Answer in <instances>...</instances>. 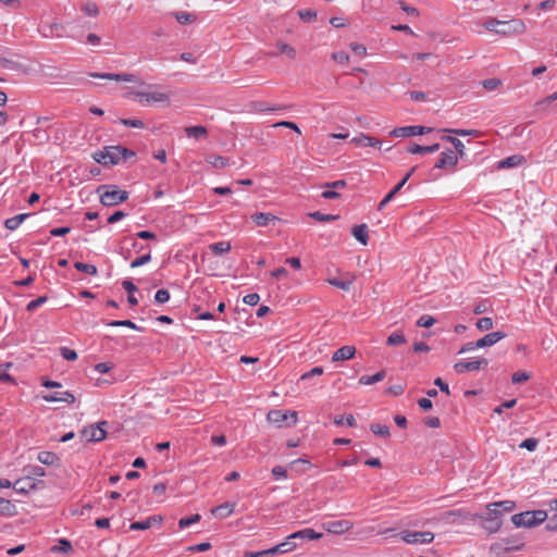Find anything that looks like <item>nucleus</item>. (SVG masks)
<instances>
[{
  "mask_svg": "<svg viewBox=\"0 0 557 557\" xmlns=\"http://www.w3.org/2000/svg\"><path fill=\"white\" fill-rule=\"evenodd\" d=\"M355 354H356L355 347L346 345V346H343L334 351V354L332 356V361L336 362V361L349 360V359L354 358Z\"/></svg>",
  "mask_w": 557,
  "mask_h": 557,
  "instance_id": "nucleus-23",
  "label": "nucleus"
},
{
  "mask_svg": "<svg viewBox=\"0 0 557 557\" xmlns=\"http://www.w3.org/2000/svg\"><path fill=\"white\" fill-rule=\"evenodd\" d=\"M517 404V399H508L504 401L500 406L496 407L494 409V413L500 414L503 413V410L513 408Z\"/></svg>",
  "mask_w": 557,
  "mask_h": 557,
  "instance_id": "nucleus-62",
  "label": "nucleus"
},
{
  "mask_svg": "<svg viewBox=\"0 0 557 557\" xmlns=\"http://www.w3.org/2000/svg\"><path fill=\"white\" fill-rule=\"evenodd\" d=\"M231 248L232 246L230 242H216L210 245V250L218 256L228 252Z\"/></svg>",
  "mask_w": 557,
  "mask_h": 557,
  "instance_id": "nucleus-36",
  "label": "nucleus"
},
{
  "mask_svg": "<svg viewBox=\"0 0 557 557\" xmlns=\"http://www.w3.org/2000/svg\"><path fill=\"white\" fill-rule=\"evenodd\" d=\"M516 504L512 500H503V502H496L493 504H490L486 507V516L492 517L496 516L497 520H500V518L506 512H510L515 509Z\"/></svg>",
  "mask_w": 557,
  "mask_h": 557,
  "instance_id": "nucleus-10",
  "label": "nucleus"
},
{
  "mask_svg": "<svg viewBox=\"0 0 557 557\" xmlns=\"http://www.w3.org/2000/svg\"><path fill=\"white\" fill-rule=\"evenodd\" d=\"M135 96L139 103L149 104L157 102L170 103V96L166 92L160 91H136Z\"/></svg>",
  "mask_w": 557,
  "mask_h": 557,
  "instance_id": "nucleus-8",
  "label": "nucleus"
},
{
  "mask_svg": "<svg viewBox=\"0 0 557 557\" xmlns=\"http://www.w3.org/2000/svg\"><path fill=\"white\" fill-rule=\"evenodd\" d=\"M42 399L47 403L73 404L75 401V396L69 391H63L42 395Z\"/></svg>",
  "mask_w": 557,
  "mask_h": 557,
  "instance_id": "nucleus-15",
  "label": "nucleus"
},
{
  "mask_svg": "<svg viewBox=\"0 0 557 557\" xmlns=\"http://www.w3.org/2000/svg\"><path fill=\"white\" fill-rule=\"evenodd\" d=\"M268 421L275 424L278 428L283 425L293 426L297 423V412L282 409H274L269 411Z\"/></svg>",
  "mask_w": 557,
  "mask_h": 557,
  "instance_id": "nucleus-4",
  "label": "nucleus"
},
{
  "mask_svg": "<svg viewBox=\"0 0 557 557\" xmlns=\"http://www.w3.org/2000/svg\"><path fill=\"white\" fill-rule=\"evenodd\" d=\"M170 299V293L168 289H159L154 295V301L158 304H165Z\"/></svg>",
  "mask_w": 557,
  "mask_h": 557,
  "instance_id": "nucleus-58",
  "label": "nucleus"
},
{
  "mask_svg": "<svg viewBox=\"0 0 557 557\" xmlns=\"http://www.w3.org/2000/svg\"><path fill=\"white\" fill-rule=\"evenodd\" d=\"M107 424L108 423L106 421H101L96 425H90L89 428L83 430V435L89 442H100L107 436V431L104 429Z\"/></svg>",
  "mask_w": 557,
  "mask_h": 557,
  "instance_id": "nucleus-13",
  "label": "nucleus"
},
{
  "mask_svg": "<svg viewBox=\"0 0 557 557\" xmlns=\"http://www.w3.org/2000/svg\"><path fill=\"white\" fill-rule=\"evenodd\" d=\"M441 148L440 144H434L431 146H421L418 144H409L407 147V152L412 154H423V153H433L435 151H438Z\"/></svg>",
  "mask_w": 557,
  "mask_h": 557,
  "instance_id": "nucleus-25",
  "label": "nucleus"
},
{
  "mask_svg": "<svg viewBox=\"0 0 557 557\" xmlns=\"http://www.w3.org/2000/svg\"><path fill=\"white\" fill-rule=\"evenodd\" d=\"M97 193L100 195V202L106 207L117 206L128 199V191L122 190L117 185H101Z\"/></svg>",
  "mask_w": 557,
  "mask_h": 557,
  "instance_id": "nucleus-2",
  "label": "nucleus"
},
{
  "mask_svg": "<svg viewBox=\"0 0 557 557\" xmlns=\"http://www.w3.org/2000/svg\"><path fill=\"white\" fill-rule=\"evenodd\" d=\"M506 337V333L502 331L488 333L484 335L482 338L478 339L475 342L476 346H480V348L490 347L498 343L500 339Z\"/></svg>",
  "mask_w": 557,
  "mask_h": 557,
  "instance_id": "nucleus-16",
  "label": "nucleus"
},
{
  "mask_svg": "<svg viewBox=\"0 0 557 557\" xmlns=\"http://www.w3.org/2000/svg\"><path fill=\"white\" fill-rule=\"evenodd\" d=\"M175 18L180 24H187L193 22L195 16L186 12H175Z\"/></svg>",
  "mask_w": 557,
  "mask_h": 557,
  "instance_id": "nucleus-59",
  "label": "nucleus"
},
{
  "mask_svg": "<svg viewBox=\"0 0 557 557\" xmlns=\"http://www.w3.org/2000/svg\"><path fill=\"white\" fill-rule=\"evenodd\" d=\"M525 29V25L520 18H512L509 21H500V24L496 30V34L503 36L522 34Z\"/></svg>",
  "mask_w": 557,
  "mask_h": 557,
  "instance_id": "nucleus-7",
  "label": "nucleus"
},
{
  "mask_svg": "<svg viewBox=\"0 0 557 557\" xmlns=\"http://www.w3.org/2000/svg\"><path fill=\"white\" fill-rule=\"evenodd\" d=\"M476 327L480 331H488L493 327V320L488 317L480 318L476 322Z\"/></svg>",
  "mask_w": 557,
  "mask_h": 557,
  "instance_id": "nucleus-51",
  "label": "nucleus"
},
{
  "mask_svg": "<svg viewBox=\"0 0 557 557\" xmlns=\"http://www.w3.org/2000/svg\"><path fill=\"white\" fill-rule=\"evenodd\" d=\"M327 283L331 284L332 286L337 287V288L343 289V290H349L350 286H351V282L350 281H342V280L336 278V277L329 278Z\"/></svg>",
  "mask_w": 557,
  "mask_h": 557,
  "instance_id": "nucleus-47",
  "label": "nucleus"
},
{
  "mask_svg": "<svg viewBox=\"0 0 557 557\" xmlns=\"http://www.w3.org/2000/svg\"><path fill=\"white\" fill-rule=\"evenodd\" d=\"M48 301L47 296H39L38 298L29 301L26 306L27 311H35Z\"/></svg>",
  "mask_w": 557,
  "mask_h": 557,
  "instance_id": "nucleus-46",
  "label": "nucleus"
},
{
  "mask_svg": "<svg viewBox=\"0 0 557 557\" xmlns=\"http://www.w3.org/2000/svg\"><path fill=\"white\" fill-rule=\"evenodd\" d=\"M435 323H436V320L432 315H429V314L421 315L416 322L417 326H419V327H431Z\"/></svg>",
  "mask_w": 557,
  "mask_h": 557,
  "instance_id": "nucleus-45",
  "label": "nucleus"
},
{
  "mask_svg": "<svg viewBox=\"0 0 557 557\" xmlns=\"http://www.w3.org/2000/svg\"><path fill=\"white\" fill-rule=\"evenodd\" d=\"M370 430L373 434L380 437L387 438L391 435L389 428L385 424L372 423L370 425Z\"/></svg>",
  "mask_w": 557,
  "mask_h": 557,
  "instance_id": "nucleus-38",
  "label": "nucleus"
},
{
  "mask_svg": "<svg viewBox=\"0 0 557 557\" xmlns=\"http://www.w3.org/2000/svg\"><path fill=\"white\" fill-rule=\"evenodd\" d=\"M547 519V512L545 510H533L516 513L511 517V522L517 528H532Z\"/></svg>",
  "mask_w": 557,
  "mask_h": 557,
  "instance_id": "nucleus-3",
  "label": "nucleus"
},
{
  "mask_svg": "<svg viewBox=\"0 0 557 557\" xmlns=\"http://www.w3.org/2000/svg\"><path fill=\"white\" fill-rule=\"evenodd\" d=\"M386 373L384 370L376 372L373 375H362L359 379V384L361 385H371L377 382H381L385 379Z\"/></svg>",
  "mask_w": 557,
  "mask_h": 557,
  "instance_id": "nucleus-33",
  "label": "nucleus"
},
{
  "mask_svg": "<svg viewBox=\"0 0 557 557\" xmlns=\"http://www.w3.org/2000/svg\"><path fill=\"white\" fill-rule=\"evenodd\" d=\"M406 342V337L400 331L393 332L386 339V344L388 346H398L405 344Z\"/></svg>",
  "mask_w": 557,
  "mask_h": 557,
  "instance_id": "nucleus-37",
  "label": "nucleus"
},
{
  "mask_svg": "<svg viewBox=\"0 0 557 557\" xmlns=\"http://www.w3.org/2000/svg\"><path fill=\"white\" fill-rule=\"evenodd\" d=\"M53 550L63 553V554H70L73 552V546L69 540L60 539L58 541V545L53 548Z\"/></svg>",
  "mask_w": 557,
  "mask_h": 557,
  "instance_id": "nucleus-41",
  "label": "nucleus"
},
{
  "mask_svg": "<svg viewBox=\"0 0 557 557\" xmlns=\"http://www.w3.org/2000/svg\"><path fill=\"white\" fill-rule=\"evenodd\" d=\"M323 536L322 533L320 532H317L314 531L313 529L311 528H306V529H302V530H299L293 534H290L287 540H308V541H311V540H319Z\"/></svg>",
  "mask_w": 557,
  "mask_h": 557,
  "instance_id": "nucleus-20",
  "label": "nucleus"
},
{
  "mask_svg": "<svg viewBox=\"0 0 557 557\" xmlns=\"http://www.w3.org/2000/svg\"><path fill=\"white\" fill-rule=\"evenodd\" d=\"M120 123L127 127L143 128L145 126L141 120L137 119H121Z\"/></svg>",
  "mask_w": 557,
  "mask_h": 557,
  "instance_id": "nucleus-54",
  "label": "nucleus"
},
{
  "mask_svg": "<svg viewBox=\"0 0 557 557\" xmlns=\"http://www.w3.org/2000/svg\"><path fill=\"white\" fill-rule=\"evenodd\" d=\"M499 24H500V20H497L495 17H490L484 22L483 26L485 27V29L496 33Z\"/></svg>",
  "mask_w": 557,
  "mask_h": 557,
  "instance_id": "nucleus-61",
  "label": "nucleus"
},
{
  "mask_svg": "<svg viewBox=\"0 0 557 557\" xmlns=\"http://www.w3.org/2000/svg\"><path fill=\"white\" fill-rule=\"evenodd\" d=\"M278 50L281 53L287 54L288 58L294 59L296 57V50L285 42L277 44Z\"/></svg>",
  "mask_w": 557,
  "mask_h": 557,
  "instance_id": "nucleus-52",
  "label": "nucleus"
},
{
  "mask_svg": "<svg viewBox=\"0 0 557 557\" xmlns=\"http://www.w3.org/2000/svg\"><path fill=\"white\" fill-rule=\"evenodd\" d=\"M30 213H20L12 218H9L4 221V226L9 231H15L28 216Z\"/></svg>",
  "mask_w": 557,
  "mask_h": 557,
  "instance_id": "nucleus-27",
  "label": "nucleus"
},
{
  "mask_svg": "<svg viewBox=\"0 0 557 557\" xmlns=\"http://www.w3.org/2000/svg\"><path fill=\"white\" fill-rule=\"evenodd\" d=\"M488 361L485 358H481L478 360H460L454 364V370L457 373H466L470 371H478L480 369L486 368Z\"/></svg>",
  "mask_w": 557,
  "mask_h": 557,
  "instance_id": "nucleus-11",
  "label": "nucleus"
},
{
  "mask_svg": "<svg viewBox=\"0 0 557 557\" xmlns=\"http://www.w3.org/2000/svg\"><path fill=\"white\" fill-rule=\"evenodd\" d=\"M537 444H539V440L537 438L529 437V438H525L524 441H522L520 443L519 447L520 448H525L529 451H533V450L536 449Z\"/></svg>",
  "mask_w": 557,
  "mask_h": 557,
  "instance_id": "nucleus-49",
  "label": "nucleus"
},
{
  "mask_svg": "<svg viewBox=\"0 0 557 557\" xmlns=\"http://www.w3.org/2000/svg\"><path fill=\"white\" fill-rule=\"evenodd\" d=\"M485 528L490 531V532H496L500 529L502 527V521L500 520H497L496 516H493L492 517H488L486 516L485 518Z\"/></svg>",
  "mask_w": 557,
  "mask_h": 557,
  "instance_id": "nucleus-43",
  "label": "nucleus"
},
{
  "mask_svg": "<svg viewBox=\"0 0 557 557\" xmlns=\"http://www.w3.org/2000/svg\"><path fill=\"white\" fill-rule=\"evenodd\" d=\"M151 260V253L150 251H148V253L141 256V257H138L136 259H134L132 262H131V268H138V267H141V265H145L147 264L148 262H150Z\"/></svg>",
  "mask_w": 557,
  "mask_h": 557,
  "instance_id": "nucleus-50",
  "label": "nucleus"
},
{
  "mask_svg": "<svg viewBox=\"0 0 557 557\" xmlns=\"http://www.w3.org/2000/svg\"><path fill=\"white\" fill-rule=\"evenodd\" d=\"M524 161H525V159L523 156L512 154V156H509V157L500 160L497 163V169L502 170V169L517 168V166L521 165Z\"/></svg>",
  "mask_w": 557,
  "mask_h": 557,
  "instance_id": "nucleus-24",
  "label": "nucleus"
},
{
  "mask_svg": "<svg viewBox=\"0 0 557 557\" xmlns=\"http://www.w3.org/2000/svg\"><path fill=\"white\" fill-rule=\"evenodd\" d=\"M260 300V296L257 293L247 294L244 296L243 301L248 306H256Z\"/></svg>",
  "mask_w": 557,
  "mask_h": 557,
  "instance_id": "nucleus-64",
  "label": "nucleus"
},
{
  "mask_svg": "<svg viewBox=\"0 0 557 557\" xmlns=\"http://www.w3.org/2000/svg\"><path fill=\"white\" fill-rule=\"evenodd\" d=\"M432 131L430 127L420 125H409L394 128L389 134L394 137L407 138L411 136H419L428 134Z\"/></svg>",
  "mask_w": 557,
  "mask_h": 557,
  "instance_id": "nucleus-9",
  "label": "nucleus"
},
{
  "mask_svg": "<svg viewBox=\"0 0 557 557\" xmlns=\"http://www.w3.org/2000/svg\"><path fill=\"white\" fill-rule=\"evenodd\" d=\"M251 220L256 223L257 226L265 227L277 221L278 218L269 212H258L251 215Z\"/></svg>",
  "mask_w": 557,
  "mask_h": 557,
  "instance_id": "nucleus-22",
  "label": "nucleus"
},
{
  "mask_svg": "<svg viewBox=\"0 0 557 557\" xmlns=\"http://www.w3.org/2000/svg\"><path fill=\"white\" fill-rule=\"evenodd\" d=\"M108 326H125L129 327L132 330L141 331L139 326H137L134 322L131 320H112L106 323Z\"/></svg>",
  "mask_w": 557,
  "mask_h": 557,
  "instance_id": "nucleus-40",
  "label": "nucleus"
},
{
  "mask_svg": "<svg viewBox=\"0 0 557 557\" xmlns=\"http://www.w3.org/2000/svg\"><path fill=\"white\" fill-rule=\"evenodd\" d=\"M200 515L196 513V515H191L189 517H185V518H181L178 520V527L181 529H186L188 527H190L191 524L198 522L200 520Z\"/></svg>",
  "mask_w": 557,
  "mask_h": 557,
  "instance_id": "nucleus-44",
  "label": "nucleus"
},
{
  "mask_svg": "<svg viewBox=\"0 0 557 557\" xmlns=\"http://www.w3.org/2000/svg\"><path fill=\"white\" fill-rule=\"evenodd\" d=\"M324 527L331 533L341 534L348 531L351 523L348 520H335L325 523Z\"/></svg>",
  "mask_w": 557,
  "mask_h": 557,
  "instance_id": "nucleus-21",
  "label": "nucleus"
},
{
  "mask_svg": "<svg viewBox=\"0 0 557 557\" xmlns=\"http://www.w3.org/2000/svg\"><path fill=\"white\" fill-rule=\"evenodd\" d=\"M271 472L275 480H281V479L287 478V470L282 466L273 467Z\"/></svg>",
  "mask_w": 557,
  "mask_h": 557,
  "instance_id": "nucleus-60",
  "label": "nucleus"
},
{
  "mask_svg": "<svg viewBox=\"0 0 557 557\" xmlns=\"http://www.w3.org/2000/svg\"><path fill=\"white\" fill-rule=\"evenodd\" d=\"M354 237L361 243L362 245H367L369 240L368 236V226L367 224L355 225L351 231Z\"/></svg>",
  "mask_w": 557,
  "mask_h": 557,
  "instance_id": "nucleus-30",
  "label": "nucleus"
},
{
  "mask_svg": "<svg viewBox=\"0 0 557 557\" xmlns=\"http://www.w3.org/2000/svg\"><path fill=\"white\" fill-rule=\"evenodd\" d=\"M458 158H460L459 154H457L453 149H446L445 151H442L440 158L434 164V168L441 170H453L458 163Z\"/></svg>",
  "mask_w": 557,
  "mask_h": 557,
  "instance_id": "nucleus-12",
  "label": "nucleus"
},
{
  "mask_svg": "<svg viewBox=\"0 0 557 557\" xmlns=\"http://www.w3.org/2000/svg\"><path fill=\"white\" fill-rule=\"evenodd\" d=\"M44 486L45 482L42 480H35L30 475H26L16 480L13 483L12 488L18 494L27 495L29 492L39 490Z\"/></svg>",
  "mask_w": 557,
  "mask_h": 557,
  "instance_id": "nucleus-6",
  "label": "nucleus"
},
{
  "mask_svg": "<svg viewBox=\"0 0 557 557\" xmlns=\"http://www.w3.org/2000/svg\"><path fill=\"white\" fill-rule=\"evenodd\" d=\"M398 536L407 544L421 545L430 544L434 540V533L431 531H401Z\"/></svg>",
  "mask_w": 557,
  "mask_h": 557,
  "instance_id": "nucleus-5",
  "label": "nucleus"
},
{
  "mask_svg": "<svg viewBox=\"0 0 557 557\" xmlns=\"http://www.w3.org/2000/svg\"><path fill=\"white\" fill-rule=\"evenodd\" d=\"M531 377L530 373L527 371H517L511 375V382L513 384H519L528 381Z\"/></svg>",
  "mask_w": 557,
  "mask_h": 557,
  "instance_id": "nucleus-48",
  "label": "nucleus"
},
{
  "mask_svg": "<svg viewBox=\"0 0 557 557\" xmlns=\"http://www.w3.org/2000/svg\"><path fill=\"white\" fill-rule=\"evenodd\" d=\"M135 156L136 153L133 150L117 145L107 146L101 150H97L94 152L92 158L103 166H112Z\"/></svg>",
  "mask_w": 557,
  "mask_h": 557,
  "instance_id": "nucleus-1",
  "label": "nucleus"
},
{
  "mask_svg": "<svg viewBox=\"0 0 557 557\" xmlns=\"http://www.w3.org/2000/svg\"><path fill=\"white\" fill-rule=\"evenodd\" d=\"M313 465L309 459L306 458H298L289 462L288 468L292 472H294L296 475H301L309 471Z\"/></svg>",
  "mask_w": 557,
  "mask_h": 557,
  "instance_id": "nucleus-18",
  "label": "nucleus"
},
{
  "mask_svg": "<svg viewBox=\"0 0 557 557\" xmlns=\"http://www.w3.org/2000/svg\"><path fill=\"white\" fill-rule=\"evenodd\" d=\"M74 268L77 271L84 272L89 275H96L98 273L97 268L94 264H89V263H84V262L77 261L74 263Z\"/></svg>",
  "mask_w": 557,
  "mask_h": 557,
  "instance_id": "nucleus-39",
  "label": "nucleus"
},
{
  "mask_svg": "<svg viewBox=\"0 0 557 557\" xmlns=\"http://www.w3.org/2000/svg\"><path fill=\"white\" fill-rule=\"evenodd\" d=\"M334 423L336 425H348V426H355L356 425V419L352 414H348L347 417L344 416H335Z\"/></svg>",
  "mask_w": 557,
  "mask_h": 557,
  "instance_id": "nucleus-42",
  "label": "nucleus"
},
{
  "mask_svg": "<svg viewBox=\"0 0 557 557\" xmlns=\"http://www.w3.org/2000/svg\"><path fill=\"white\" fill-rule=\"evenodd\" d=\"M161 522H162V517L154 515V516H150V517L146 518L145 520L132 522L129 525V529L132 531L147 530L150 527H152L153 524H160Z\"/></svg>",
  "mask_w": 557,
  "mask_h": 557,
  "instance_id": "nucleus-19",
  "label": "nucleus"
},
{
  "mask_svg": "<svg viewBox=\"0 0 557 557\" xmlns=\"http://www.w3.org/2000/svg\"><path fill=\"white\" fill-rule=\"evenodd\" d=\"M234 508L235 504L226 502L212 508L211 513L216 518L224 519L232 515Z\"/></svg>",
  "mask_w": 557,
  "mask_h": 557,
  "instance_id": "nucleus-26",
  "label": "nucleus"
},
{
  "mask_svg": "<svg viewBox=\"0 0 557 557\" xmlns=\"http://www.w3.org/2000/svg\"><path fill=\"white\" fill-rule=\"evenodd\" d=\"M91 77L101 78V79H110L116 82H131L137 83L138 78L134 74L128 73H91Z\"/></svg>",
  "mask_w": 557,
  "mask_h": 557,
  "instance_id": "nucleus-14",
  "label": "nucleus"
},
{
  "mask_svg": "<svg viewBox=\"0 0 557 557\" xmlns=\"http://www.w3.org/2000/svg\"><path fill=\"white\" fill-rule=\"evenodd\" d=\"M502 82L497 78H487L482 82V85L487 90H495Z\"/></svg>",
  "mask_w": 557,
  "mask_h": 557,
  "instance_id": "nucleus-63",
  "label": "nucleus"
},
{
  "mask_svg": "<svg viewBox=\"0 0 557 557\" xmlns=\"http://www.w3.org/2000/svg\"><path fill=\"white\" fill-rule=\"evenodd\" d=\"M37 460L46 466H54L60 461V458L53 451L44 450L38 454Z\"/></svg>",
  "mask_w": 557,
  "mask_h": 557,
  "instance_id": "nucleus-29",
  "label": "nucleus"
},
{
  "mask_svg": "<svg viewBox=\"0 0 557 557\" xmlns=\"http://www.w3.org/2000/svg\"><path fill=\"white\" fill-rule=\"evenodd\" d=\"M16 513V506L11 500L0 497V516L13 517Z\"/></svg>",
  "mask_w": 557,
  "mask_h": 557,
  "instance_id": "nucleus-28",
  "label": "nucleus"
},
{
  "mask_svg": "<svg viewBox=\"0 0 557 557\" xmlns=\"http://www.w3.org/2000/svg\"><path fill=\"white\" fill-rule=\"evenodd\" d=\"M185 133L189 138L194 139H200L202 137H206L208 134V131L202 125H196V126H188L185 128Z\"/></svg>",
  "mask_w": 557,
  "mask_h": 557,
  "instance_id": "nucleus-32",
  "label": "nucleus"
},
{
  "mask_svg": "<svg viewBox=\"0 0 557 557\" xmlns=\"http://www.w3.org/2000/svg\"><path fill=\"white\" fill-rule=\"evenodd\" d=\"M298 15L306 22H313L317 20V12L313 10H300L298 11Z\"/></svg>",
  "mask_w": 557,
  "mask_h": 557,
  "instance_id": "nucleus-55",
  "label": "nucleus"
},
{
  "mask_svg": "<svg viewBox=\"0 0 557 557\" xmlns=\"http://www.w3.org/2000/svg\"><path fill=\"white\" fill-rule=\"evenodd\" d=\"M324 372L323 368L322 367H314L312 368L310 371L308 372H305L301 376H300V380L301 381H306V380H309L313 376H318V375H322Z\"/></svg>",
  "mask_w": 557,
  "mask_h": 557,
  "instance_id": "nucleus-56",
  "label": "nucleus"
},
{
  "mask_svg": "<svg viewBox=\"0 0 557 557\" xmlns=\"http://www.w3.org/2000/svg\"><path fill=\"white\" fill-rule=\"evenodd\" d=\"M60 355L67 361H75L77 359V352L67 347H61Z\"/></svg>",
  "mask_w": 557,
  "mask_h": 557,
  "instance_id": "nucleus-53",
  "label": "nucleus"
},
{
  "mask_svg": "<svg viewBox=\"0 0 557 557\" xmlns=\"http://www.w3.org/2000/svg\"><path fill=\"white\" fill-rule=\"evenodd\" d=\"M442 139L450 143L454 147L453 150L455 152H457V154H459V157L461 159L466 156V147H465V144L460 139L453 137V136H443Z\"/></svg>",
  "mask_w": 557,
  "mask_h": 557,
  "instance_id": "nucleus-31",
  "label": "nucleus"
},
{
  "mask_svg": "<svg viewBox=\"0 0 557 557\" xmlns=\"http://www.w3.org/2000/svg\"><path fill=\"white\" fill-rule=\"evenodd\" d=\"M296 547L295 543H292L290 540H287L284 543H281L272 548L267 549L269 555H274L277 553H287Z\"/></svg>",
  "mask_w": 557,
  "mask_h": 557,
  "instance_id": "nucleus-35",
  "label": "nucleus"
},
{
  "mask_svg": "<svg viewBox=\"0 0 557 557\" xmlns=\"http://www.w3.org/2000/svg\"><path fill=\"white\" fill-rule=\"evenodd\" d=\"M351 143H354L356 146H360V147H373V148H377V149H381V147H382V143L380 139L369 136V135H366V134H362V133L360 135L354 137L351 139Z\"/></svg>",
  "mask_w": 557,
  "mask_h": 557,
  "instance_id": "nucleus-17",
  "label": "nucleus"
},
{
  "mask_svg": "<svg viewBox=\"0 0 557 557\" xmlns=\"http://www.w3.org/2000/svg\"><path fill=\"white\" fill-rule=\"evenodd\" d=\"M312 219L320 221V222H330L336 219V215L332 214H324L319 211H314L309 214Z\"/></svg>",
  "mask_w": 557,
  "mask_h": 557,
  "instance_id": "nucleus-57",
  "label": "nucleus"
},
{
  "mask_svg": "<svg viewBox=\"0 0 557 557\" xmlns=\"http://www.w3.org/2000/svg\"><path fill=\"white\" fill-rule=\"evenodd\" d=\"M404 187V182H399L397 185L394 186V188L380 201L377 205V210H383L388 202L392 201V199L395 197L396 194L399 193V190Z\"/></svg>",
  "mask_w": 557,
  "mask_h": 557,
  "instance_id": "nucleus-34",
  "label": "nucleus"
}]
</instances>
